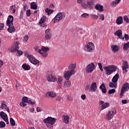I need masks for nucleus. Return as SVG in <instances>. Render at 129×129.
I'll list each match as a JSON object with an SVG mask.
<instances>
[{"mask_svg":"<svg viewBox=\"0 0 129 129\" xmlns=\"http://www.w3.org/2000/svg\"><path fill=\"white\" fill-rule=\"evenodd\" d=\"M62 117L63 118V122L66 124H68V123H69V119H70L69 116L63 115Z\"/></svg>","mask_w":129,"mask_h":129,"instance_id":"25","label":"nucleus"},{"mask_svg":"<svg viewBox=\"0 0 129 129\" xmlns=\"http://www.w3.org/2000/svg\"><path fill=\"white\" fill-rule=\"evenodd\" d=\"M27 58L29 59V62L33 64V65H36V66H39L40 64V61L36 59V57L32 54H27Z\"/></svg>","mask_w":129,"mask_h":129,"instance_id":"6","label":"nucleus"},{"mask_svg":"<svg viewBox=\"0 0 129 129\" xmlns=\"http://www.w3.org/2000/svg\"><path fill=\"white\" fill-rule=\"evenodd\" d=\"M53 12L54 11L51 9H49V8H46L45 9V13H47V15H51V14H52Z\"/></svg>","mask_w":129,"mask_h":129,"instance_id":"43","label":"nucleus"},{"mask_svg":"<svg viewBox=\"0 0 129 129\" xmlns=\"http://www.w3.org/2000/svg\"><path fill=\"white\" fill-rule=\"evenodd\" d=\"M86 90H90V86L89 85H87L85 87Z\"/></svg>","mask_w":129,"mask_h":129,"instance_id":"58","label":"nucleus"},{"mask_svg":"<svg viewBox=\"0 0 129 129\" xmlns=\"http://www.w3.org/2000/svg\"><path fill=\"white\" fill-rule=\"evenodd\" d=\"M103 69L106 75H111L113 72L116 71L117 67L114 65H109L107 67H103Z\"/></svg>","mask_w":129,"mask_h":129,"instance_id":"3","label":"nucleus"},{"mask_svg":"<svg viewBox=\"0 0 129 129\" xmlns=\"http://www.w3.org/2000/svg\"><path fill=\"white\" fill-rule=\"evenodd\" d=\"M91 17L94 20H98V13L96 14H91Z\"/></svg>","mask_w":129,"mask_h":129,"instance_id":"46","label":"nucleus"},{"mask_svg":"<svg viewBox=\"0 0 129 129\" xmlns=\"http://www.w3.org/2000/svg\"><path fill=\"white\" fill-rule=\"evenodd\" d=\"M98 16L99 17V20H101V21H104V15L99 14V13H98Z\"/></svg>","mask_w":129,"mask_h":129,"instance_id":"45","label":"nucleus"},{"mask_svg":"<svg viewBox=\"0 0 129 129\" xmlns=\"http://www.w3.org/2000/svg\"><path fill=\"white\" fill-rule=\"evenodd\" d=\"M17 53L19 55H23L24 52L22 50H17Z\"/></svg>","mask_w":129,"mask_h":129,"instance_id":"59","label":"nucleus"},{"mask_svg":"<svg viewBox=\"0 0 129 129\" xmlns=\"http://www.w3.org/2000/svg\"><path fill=\"white\" fill-rule=\"evenodd\" d=\"M100 105H101V110H103V109H105V108H107V107H109L110 104L109 103H105L103 101H101L99 102Z\"/></svg>","mask_w":129,"mask_h":129,"instance_id":"19","label":"nucleus"},{"mask_svg":"<svg viewBox=\"0 0 129 129\" xmlns=\"http://www.w3.org/2000/svg\"><path fill=\"white\" fill-rule=\"evenodd\" d=\"M87 6L89 9H91L92 7H93V5L94 4L93 3V1L91 0L88 1L87 2Z\"/></svg>","mask_w":129,"mask_h":129,"instance_id":"34","label":"nucleus"},{"mask_svg":"<svg viewBox=\"0 0 129 129\" xmlns=\"http://www.w3.org/2000/svg\"><path fill=\"white\" fill-rule=\"evenodd\" d=\"M46 20H47V17L45 16H43L39 21V26H42V24H44V23L46 22Z\"/></svg>","mask_w":129,"mask_h":129,"instance_id":"26","label":"nucleus"},{"mask_svg":"<svg viewBox=\"0 0 129 129\" xmlns=\"http://www.w3.org/2000/svg\"><path fill=\"white\" fill-rule=\"evenodd\" d=\"M98 66H99L100 70L102 72L103 71V69L102 68V64L101 63H98Z\"/></svg>","mask_w":129,"mask_h":129,"instance_id":"53","label":"nucleus"},{"mask_svg":"<svg viewBox=\"0 0 129 129\" xmlns=\"http://www.w3.org/2000/svg\"><path fill=\"white\" fill-rule=\"evenodd\" d=\"M75 73H76V71L75 70L68 71L64 74L63 77L66 80L68 81H69V79H70L71 76L74 75Z\"/></svg>","mask_w":129,"mask_h":129,"instance_id":"10","label":"nucleus"},{"mask_svg":"<svg viewBox=\"0 0 129 129\" xmlns=\"http://www.w3.org/2000/svg\"><path fill=\"white\" fill-rule=\"evenodd\" d=\"M122 69L123 70V74H124V73H126V72H127V69H128V63H127V61H124L123 62Z\"/></svg>","mask_w":129,"mask_h":129,"instance_id":"17","label":"nucleus"},{"mask_svg":"<svg viewBox=\"0 0 129 129\" xmlns=\"http://www.w3.org/2000/svg\"><path fill=\"white\" fill-rule=\"evenodd\" d=\"M81 17L82 19H87L88 18H89V14L87 13H84L81 15Z\"/></svg>","mask_w":129,"mask_h":129,"instance_id":"42","label":"nucleus"},{"mask_svg":"<svg viewBox=\"0 0 129 129\" xmlns=\"http://www.w3.org/2000/svg\"><path fill=\"white\" fill-rule=\"evenodd\" d=\"M57 86L59 88H62L63 86V78L61 77H58L57 78Z\"/></svg>","mask_w":129,"mask_h":129,"instance_id":"20","label":"nucleus"},{"mask_svg":"<svg viewBox=\"0 0 129 129\" xmlns=\"http://www.w3.org/2000/svg\"><path fill=\"white\" fill-rule=\"evenodd\" d=\"M14 17L12 15H9L8 17L6 24L7 26L9 27L7 30L9 33H15L16 32V27L14 26Z\"/></svg>","mask_w":129,"mask_h":129,"instance_id":"1","label":"nucleus"},{"mask_svg":"<svg viewBox=\"0 0 129 129\" xmlns=\"http://www.w3.org/2000/svg\"><path fill=\"white\" fill-rule=\"evenodd\" d=\"M86 1L85 0V1L81 4L82 6V8H83V9H84L85 10H86L87 9V8H88V6L87 5V4H86Z\"/></svg>","mask_w":129,"mask_h":129,"instance_id":"40","label":"nucleus"},{"mask_svg":"<svg viewBox=\"0 0 129 129\" xmlns=\"http://www.w3.org/2000/svg\"><path fill=\"white\" fill-rule=\"evenodd\" d=\"M129 89V84L128 83H124L121 89L120 93V98H122V97L123 96V94H124V92L125 91H127Z\"/></svg>","mask_w":129,"mask_h":129,"instance_id":"11","label":"nucleus"},{"mask_svg":"<svg viewBox=\"0 0 129 129\" xmlns=\"http://www.w3.org/2000/svg\"><path fill=\"white\" fill-rule=\"evenodd\" d=\"M118 78H119V74L117 73L112 78V82H114V83H117V81H118Z\"/></svg>","mask_w":129,"mask_h":129,"instance_id":"22","label":"nucleus"},{"mask_svg":"<svg viewBox=\"0 0 129 129\" xmlns=\"http://www.w3.org/2000/svg\"><path fill=\"white\" fill-rule=\"evenodd\" d=\"M22 67L24 70H26V71H28L31 69V66L26 63H24L23 64H22Z\"/></svg>","mask_w":129,"mask_h":129,"instance_id":"30","label":"nucleus"},{"mask_svg":"<svg viewBox=\"0 0 129 129\" xmlns=\"http://www.w3.org/2000/svg\"><path fill=\"white\" fill-rule=\"evenodd\" d=\"M121 102L123 104H126V103H127V101H126V100H122Z\"/></svg>","mask_w":129,"mask_h":129,"instance_id":"61","label":"nucleus"},{"mask_svg":"<svg viewBox=\"0 0 129 129\" xmlns=\"http://www.w3.org/2000/svg\"><path fill=\"white\" fill-rule=\"evenodd\" d=\"M29 40V36L28 35H25L23 37V42L27 43Z\"/></svg>","mask_w":129,"mask_h":129,"instance_id":"48","label":"nucleus"},{"mask_svg":"<svg viewBox=\"0 0 129 129\" xmlns=\"http://www.w3.org/2000/svg\"><path fill=\"white\" fill-rule=\"evenodd\" d=\"M109 87L111 88H114L115 89H116V87H117V83H114V82H110L109 83Z\"/></svg>","mask_w":129,"mask_h":129,"instance_id":"29","label":"nucleus"},{"mask_svg":"<svg viewBox=\"0 0 129 129\" xmlns=\"http://www.w3.org/2000/svg\"><path fill=\"white\" fill-rule=\"evenodd\" d=\"M26 105H27V104L24 102H22L20 103V106H22V107H25Z\"/></svg>","mask_w":129,"mask_h":129,"instance_id":"54","label":"nucleus"},{"mask_svg":"<svg viewBox=\"0 0 129 129\" xmlns=\"http://www.w3.org/2000/svg\"><path fill=\"white\" fill-rule=\"evenodd\" d=\"M20 45V42L19 41H15L13 44V46L15 48V49L19 51V45Z\"/></svg>","mask_w":129,"mask_h":129,"instance_id":"32","label":"nucleus"},{"mask_svg":"<svg viewBox=\"0 0 129 129\" xmlns=\"http://www.w3.org/2000/svg\"><path fill=\"white\" fill-rule=\"evenodd\" d=\"M99 88L102 90L103 93H106V87H105V85H104V84L102 83L99 87Z\"/></svg>","mask_w":129,"mask_h":129,"instance_id":"27","label":"nucleus"},{"mask_svg":"<svg viewBox=\"0 0 129 129\" xmlns=\"http://www.w3.org/2000/svg\"><path fill=\"white\" fill-rule=\"evenodd\" d=\"M9 51H10V52H12L13 53H16V52H17V51H18L16 48L13 46L12 45V47H10L9 49H8Z\"/></svg>","mask_w":129,"mask_h":129,"instance_id":"39","label":"nucleus"},{"mask_svg":"<svg viewBox=\"0 0 129 129\" xmlns=\"http://www.w3.org/2000/svg\"><path fill=\"white\" fill-rule=\"evenodd\" d=\"M36 111L37 112H41V111H42V110L41 109V108L39 107H37L36 108Z\"/></svg>","mask_w":129,"mask_h":129,"instance_id":"60","label":"nucleus"},{"mask_svg":"<svg viewBox=\"0 0 129 129\" xmlns=\"http://www.w3.org/2000/svg\"><path fill=\"white\" fill-rule=\"evenodd\" d=\"M10 124L12 126H15V125H16V121L12 117L10 118Z\"/></svg>","mask_w":129,"mask_h":129,"instance_id":"44","label":"nucleus"},{"mask_svg":"<svg viewBox=\"0 0 129 129\" xmlns=\"http://www.w3.org/2000/svg\"><path fill=\"white\" fill-rule=\"evenodd\" d=\"M70 86H71V82L68 81L64 82V87H65L66 88H68V87H70Z\"/></svg>","mask_w":129,"mask_h":129,"instance_id":"36","label":"nucleus"},{"mask_svg":"<svg viewBox=\"0 0 129 129\" xmlns=\"http://www.w3.org/2000/svg\"><path fill=\"white\" fill-rule=\"evenodd\" d=\"M4 28H5V24H4V23H1L0 24V31H2Z\"/></svg>","mask_w":129,"mask_h":129,"instance_id":"55","label":"nucleus"},{"mask_svg":"<svg viewBox=\"0 0 129 129\" xmlns=\"http://www.w3.org/2000/svg\"><path fill=\"white\" fill-rule=\"evenodd\" d=\"M81 98L83 100H85V99L86 98V95H85V94H82L81 96Z\"/></svg>","mask_w":129,"mask_h":129,"instance_id":"57","label":"nucleus"},{"mask_svg":"<svg viewBox=\"0 0 129 129\" xmlns=\"http://www.w3.org/2000/svg\"><path fill=\"white\" fill-rule=\"evenodd\" d=\"M7 107V105L6 104L5 101H2L1 102V108H2V109H6Z\"/></svg>","mask_w":129,"mask_h":129,"instance_id":"38","label":"nucleus"},{"mask_svg":"<svg viewBox=\"0 0 129 129\" xmlns=\"http://www.w3.org/2000/svg\"><path fill=\"white\" fill-rule=\"evenodd\" d=\"M95 8L97 11H99V12H103V11H104L103 6L100 5V4H96L95 6Z\"/></svg>","mask_w":129,"mask_h":129,"instance_id":"21","label":"nucleus"},{"mask_svg":"<svg viewBox=\"0 0 129 129\" xmlns=\"http://www.w3.org/2000/svg\"><path fill=\"white\" fill-rule=\"evenodd\" d=\"M95 69V64L93 63H89L86 69V72L87 73H91Z\"/></svg>","mask_w":129,"mask_h":129,"instance_id":"12","label":"nucleus"},{"mask_svg":"<svg viewBox=\"0 0 129 129\" xmlns=\"http://www.w3.org/2000/svg\"><path fill=\"white\" fill-rule=\"evenodd\" d=\"M124 38H125V41H128V40H129L128 35L125 34Z\"/></svg>","mask_w":129,"mask_h":129,"instance_id":"56","label":"nucleus"},{"mask_svg":"<svg viewBox=\"0 0 129 129\" xmlns=\"http://www.w3.org/2000/svg\"><path fill=\"white\" fill-rule=\"evenodd\" d=\"M97 90V85L96 82L92 83L90 87V92H95Z\"/></svg>","mask_w":129,"mask_h":129,"instance_id":"16","label":"nucleus"},{"mask_svg":"<svg viewBox=\"0 0 129 129\" xmlns=\"http://www.w3.org/2000/svg\"><path fill=\"white\" fill-rule=\"evenodd\" d=\"M115 113H116V109L112 108L111 110L108 111L107 114L106 115V119L110 120V119L114 116V114H115Z\"/></svg>","mask_w":129,"mask_h":129,"instance_id":"8","label":"nucleus"},{"mask_svg":"<svg viewBox=\"0 0 129 129\" xmlns=\"http://www.w3.org/2000/svg\"><path fill=\"white\" fill-rule=\"evenodd\" d=\"M114 35L115 36H117L119 39H120L121 40H124V37H122V31H121L120 30H118L116 31Z\"/></svg>","mask_w":129,"mask_h":129,"instance_id":"18","label":"nucleus"},{"mask_svg":"<svg viewBox=\"0 0 129 129\" xmlns=\"http://www.w3.org/2000/svg\"><path fill=\"white\" fill-rule=\"evenodd\" d=\"M34 49H35V51H36V52H38L39 53V54H40V55H41L42 50L41 49H40V47L39 46H35L34 47Z\"/></svg>","mask_w":129,"mask_h":129,"instance_id":"47","label":"nucleus"},{"mask_svg":"<svg viewBox=\"0 0 129 129\" xmlns=\"http://www.w3.org/2000/svg\"><path fill=\"white\" fill-rule=\"evenodd\" d=\"M120 3V0H114L111 3V7H115L116 5H118V4Z\"/></svg>","mask_w":129,"mask_h":129,"instance_id":"35","label":"nucleus"},{"mask_svg":"<svg viewBox=\"0 0 129 129\" xmlns=\"http://www.w3.org/2000/svg\"><path fill=\"white\" fill-rule=\"evenodd\" d=\"M22 102L25 103H28V104H31V105H35L36 104L35 101H32L31 100H28L27 97H23L22 98Z\"/></svg>","mask_w":129,"mask_h":129,"instance_id":"15","label":"nucleus"},{"mask_svg":"<svg viewBox=\"0 0 129 129\" xmlns=\"http://www.w3.org/2000/svg\"><path fill=\"white\" fill-rule=\"evenodd\" d=\"M4 65V61L2 60H0V66L2 67Z\"/></svg>","mask_w":129,"mask_h":129,"instance_id":"63","label":"nucleus"},{"mask_svg":"<svg viewBox=\"0 0 129 129\" xmlns=\"http://www.w3.org/2000/svg\"><path fill=\"white\" fill-rule=\"evenodd\" d=\"M115 93V89H114L109 90L108 91V94H112L113 93Z\"/></svg>","mask_w":129,"mask_h":129,"instance_id":"50","label":"nucleus"},{"mask_svg":"<svg viewBox=\"0 0 129 129\" xmlns=\"http://www.w3.org/2000/svg\"><path fill=\"white\" fill-rule=\"evenodd\" d=\"M30 112H34V111H35V109H34V108H31L30 109Z\"/></svg>","mask_w":129,"mask_h":129,"instance_id":"64","label":"nucleus"},{"mask_svg":"<svg viewBox=\"0 0 129 129\" xmlns=\"http://www.w3.org/2000/svg\"><path fill=\"white\" fill-rule=\"evenodd\" d=\"M56 118L48 116L46 118L43 119V122L44 123H45L46 127L48 128H52L54 124L56 122Z\"/></svg>","mask_w":129,"mask_h":129,"instance_id":"2","label":"nucleus"},{"mask_svg":"<svg viewBox=\"0 0 129 129\" xmlns=\"http://www.w3.org/2000/svg\"><path fill=\"white\" fill-rule=\"evenodd\" d=\"M49 50H50L49 48L46 47L45 46H42L41 47V55L43 57H47V56H48L47 52L49 51Z\"/></svg>","mask_w":129,"mask_h":129,"instance_id":"13","label":"nucleus"},{"mask_svg":"<svg viewBox=\"0 0 129 129\" xmlns=\"http://www.w3.org/2000/svg\"><path fill=\"white\" fill-rule=\"evenodd\" d=\"M31 14H32V13H31V10L30 9H28L26 11L27 17H30V16H31Z\"/></svg>","mask_w":129,"mask_h":129,"instance_id":"52","label":"nucleus"},{"mask_svg":"<svg viewBox=\"0 0 129 129\" xmlns=\"http://www.w3.org/2000/svg\"><path fill=\"white\" fill-rule=\"evenodd\" d=\"M6 126V123L5 122L1 121H0V127L1 128H3V127H5Z\"/></svg>","mask_w":129,"mask_h":129,"instance_id":"49","label":"nucleus"},{"mask_svg":"<svg viewBox=\"0 0 129 129\" xmlns=\"http://www.w3.org/2000/svg\"><path fill=\"white\" fill-rule=\"evenodd\" d=\"M84 1H85V0H77V3L82 4Z\"/></svg>","mask_w":129,"mask_h":129,"instance_id":"62","label":"nucleus"},{"mask_svg":"<svg viewBox=\"0 0 129 129\" xmlns=\"http://www.w3.org/2000/svg\"><path fill=\"white\" fill-rule=\"evenodd\" d=\"M0 116L4 119L5 121H7L8 118V115L5 113V112L2 111L0 112Z\"/></svg>","mask_w":129,"mask_h":129,"instance_id":"23","label":"nucleus"},{"mask_svg":"<svg viewBox=\"0 0 129 129\" xmlns=\"http://www.w3.org/2000/svg\"><path fill=\"white\" fill-rule=\"evenodd\" d=\"M10 11H12L13 14H15L16 13V5H12L10 6Z\"/></svg>","mask_w":129,"mask_h":129,"instance_id":"41","label":"nucleus"},{"mask_svg":"<svg viewBox=\"0 0 129 129\" xmlns=\"http://www.w3.org/2000/svg\"><path fill=\"white\" fill-rule=\"evenodd\" d=\"M111 49L112 52H113L114 53H116V52H117L119 50V47L116 45H114L111 46Z\"/></svg>","mask_w":129,"mask_h":129,"instance_id":"24","label":"nucleus"},{"mask_svg":"<svg viewBox=\"0 0 129 129\" xmlns=\"http://www.w3.org/2000/svg\"><path fill=\"white\" fill-rule=\"evenodd\" d=\"M46 78L48 82H56L57 81V78L53 75L51 71H48L46 73Z\"/></svg>","mask_w":129,"mask_h":129,"instance_id":"4","label":"nucleus"},{"mask_svg":"<svg viewBox=\"0 0 129 129\" xmlns=\"http://www.w3.org/2000/svg\"><path fill=\"white\" fill-rule=\"evenodd\" d=\"M66 17V14L63 13L59 12L57 14L55 17L53 19V23H58L59 21H61V20H64Z\"/></svg>","mask_w":129,"mask_h":129,"instance_id":"5","label":"nucleus"},{"mask_svg":"<svg viewBox=\"0 0 129 129\" xmlns=\"http://www.w3.org/2000/svg\"><path fill=\"white\" fill-rule=\"evenodd\" d=\"M128 48H129V42L124 43L123 44V49L124 51H127V50H128Z\"/></svg>","mask_w":129,"mask_h":129,"instance_id":"37","label":"nucleus"},{"mask_svg":"<svg viewBox=\"0 0 129 129\" xmlns=\"http://www.w3.org/2000/svg\"><path fill=\"white\" fill-rule=\"evenodd\" d=\"M46 97H50L51 98H55L57 96L56 92L54 91H48L45 94Z\"/></svg>","mask_w":129,"mask_h":129,"instance_id":"14","label":"nucleus"},{"mask_svg":"<svg viewBox=\"0 0 129 129\" xmlns=\"http://www.w3.org/2000/svg\"><path fill=\"white\" fill-rule=\"evenodd\" d=\"M53 35L51 29L48 28L45 31L44 40L45 41H50L52 39Z\"/></svg>","mask_w":129,"mask_h":129,"instance_id":"9","label":"nucleus"},{"mask_svg":"<svg viewBox=\"0 0 129 129\" xmlns=\"http://www.w3.org/2000/svg\"><path fill=\"white\" fill-rule=\"evenodd\" d=\"M76 68V64H74V63H71L68 67V69L69 70H70V71H71L72 70H75L74 69H75Z\"/></svg>","mask_w":129,"mask_h":129,"instance_id":"33","label":"nucleus"},{"mask_svg":"<svg viewBox=\"0 0 129 129\" xmlns=\"http://www.w3.org/2000/svg\"><path fill=\"white\" fill-rule=\"evenodd\" d=\"M123 20H124V21H125V22H126V23L128 24V23H129V19H128V17L127 16H124L123 17Z\"/></svg>","mask_w":129,"mask_h":129,"instance_id":"51","label":"nucleus"},{"mask_svg":"<svg viewBox=\"0 0 129 129\" xmlns=\"http://www.w3.org/2000/svg\"><path fill=\"white\" fill-rule=\"evenodd\" d=\"M94 49H95V46L94 44L91 42L86 43L84 47V50L86 52H93Z\"/></svg>","mask_w":129,"mask_h":129,"instance_id":"7","label":"nucleus"},{"mask_svg":"<svg viewBox=\"0 0 129 129\" xmlns=\"http://www.w3.org/2000/svg\"><path fill=\"white\" fill-rule=\"evenodd\" d=\"M123 22V20L122 19V17H121V16H119L116 19L117 25H121V24H122Z\"/></svg>","mask_w":129,"mask_h":129,"instance_id":"28","label":"nucleus"},{"mask_svg":"<svg viewBox=\"0 0 129 129\" xmlns=\"http://www.w3.org/2000/svg\"><path fill=\"white\" fill-rule=\"evenodd\" d=\"M30 8L32 10H37V9H38V6H37L36 2H32L30 4Z\"/></svg>","mask_w":129,"mask_h":129,"instance_id":"31","label":"nucleus"}]
</instances>
